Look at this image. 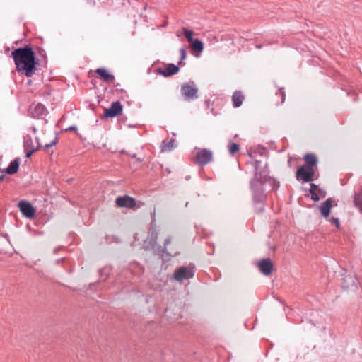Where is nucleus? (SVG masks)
Returning <instances> with one entry per match:
<instances>
[{
	"label": "nucleus",
	"mask_w": 362,
	"mask_h": 362,
	"mask_svg": "<svg viewBox=\"0 0 362 362\" xmlns=\"http://www.w3.org/2000/svg\"><path fill=\"white\" fill-rule=\"evenodd\" d=\"M260 161L255 160L254 167L255 169V176L250 181V189L252 192V202L255 211L257 214L262 213L264 210L266 194L264 193V185L269 183L272 189L277 190L279 187V182L272 177L263 175L258 171Z\"/></svg>",
	"instance_id": "f257e3e1"
},
{
	"label": "nucleus",
	"mask_w": 362,
	"mask_h": 362,
	"mask_svg": "<svg viewBox=\"0 0 362 362\" xmlns=\"http://www.w3.org/2000/svg\"><path fill=\"white\" fill-rule=\"evenodd\" d=\"M16 65V69L18 73L23 74L26 77H32L37 70V62L33 49L27 45L19 47L11 52Z\"/></svg>",
	"instance_id": "f03ea898"
},
{
	"label": "nucleus",
	"mask_w": 362,
	"mask_h": 362,
	"mask_svg": "<svg viewBox=\"0 0 362 362\" xmlns=\"http://www.w3.org/2000/svg\"><path fill=\"white\" fill-rule=\"evenodd\" d=\"M151 227L148 230L147 237L144 240V247L146 250L151 249L156 245L158 233L156 229L155 211L151 216Z\"/></svg>",
	"instance_id": "7ed1b4c3"
},
{
	"label": "nucleus",
	"mask_w": 362,
	"mask_h": 362,
	"mask_svg": "<svg viewBox=\"0 0 362 362\" xmlns=\"http://www.w3.org/2000/svg\"><path fill=\"white\" fill-rule=\"evenodd\" d=\"M194 265L189 264L188 267L182 266L176 269L173 274V279L178 282L192 279L194 276Z\"/></svg>",
	"instance_id": "20e7f679"
},
{
	"label": "nucleus",
	"mask_w": 362,
	"mask_h": 362,
	"mask_svg": "<svg viewBox=\"0 0 362 362\" xmlns=\"http://www.w3.org/2000/svg\"><path fill=\"white\" fill-rule=\"evenodd\" d=\"M181 93L185 100H194L198 98V89L193 81L182 84Z\"/></svg>",
	"instance_id": "39448f33"
},
{
	"label": "nucleus",
	"mask_w": 362,
	"mask_h": 362,
	"mask_svg": "<svg viewBox=\"0 0 362 362\" xmlns=\"http://www.w3.org/2000/svg\"><path fill=\"white\" fill-rule=\"evenodd\" d=\"M315 170L310 165H303L296 171V178L303 182H309L313 180Z\"/></svg>",
	"instance_id": "423d86ee"
},
{
	"label": "nucleus",
	"mask_w": 362,
	"mask_h": 362,
	"mask_svg": "<svg viewBox=\"0 0 362 362\" xmlns=\"http://www.w3.org/2000/svg\"><path fill=\"white\" fill-rule=\"evenodd\" d=\"M213 153L211 150L203 148L196 154V163L201 166H204L212 160Z\"/></svg>",
	"instance_id": "0eeeda50"
},
{
	"label": "nucleus",
	"mask_w": 362,
	"mask_h": 362,
	"mask_svg": "<svg viewBox=\"0 0 362 362\" xmlns=\"http://www.w3.org/2000/svg\"><path fill=\"white\" fill-rule=\"evenodd\" d=\"M115 203L119 207L130 209H134L136 205L135 199L129 195L118 197L115 200Z\"/></svg>",
	"instance_id": "6e6552de"
},
{
	"label": "nucleus",
	"mask_w": 362,
	"mask_h": 362,
	"mask_svg": "<svg viewBox=\"0 0 362 362\" xmlns=\"http://www.w3.org/2000/svg\"><path fill=\"white\" fill-rule=\"evenodd\" d=\"M20 211L27 218H33L35 216V209L33 205L25 200H21L18 203Z\"/></svg>",
	"instance_id": "1a4fd4ad"
},
{
	"label": "nucleus",
	"mask_w": 362,
	"mask_h": 362,
	"mask_svg": "<svg viewBox=\"0 0 362 362\" xmlns=\"http://www.w3.org/2000/svg\"><path fill=\"white\" fill-rule=\"evenodd\" d=\"M180 70V68L178 66L170 63L167 65L165 68H158L156 71L158 74L165 76V77H169L173 75L176 74Z\"/></svg>",
	"instance_id": "9d476101"
},
{
	"label": "nucleus",
	"mask_w": 362,
	"mask_h": 362,
	"mask_svg": "<svg viewBox=\"0 0 362 362\" xmlns=\"http://www.w3.org/2000/svg\"><path fill=\"white\" fill-rule=\"evenodd\" d=\"M258 267L264 275L268 276L272 272L274 265L270 259H263L259 262Z\"/></svg>",
	"instance_id": "9b49d317"
},
{
	"label": "nucleus",
	"mask_w": 362,
	"mask_h": 362,
	"mask_svg": "<svg viewBox=\"0 0 362 362\" xmlns=\"http://www.w3.org/2000/svg\"><path fill=\"white\" fill-rule=\"evenodd\" d=\"M358 279L353 276H346L343 279L342 288L355 291L358 288Z\"/></svg>",
	"instance_id": "f8f14e48"
},
{
	"label": "nucleus",
	"mask_w": 362,
	"mask_h": 362,
	"mask_svg": "<svg viewBox=\"0 0 362 362\" xmlns=\"http://www.w3.org/2000/svg\"><path fill=\"white\" fill-rule=\"evenodd\" d=\"M30 111L33 117L39 118L40 117H42L46 114L47 109L45 105L41 103H38L35 105H31L30 107Z\"/></svg>",
	"instance_id": "ddd939ff"
},
{
	"label": "nucleus",
	"mask_w": 362,
	"mask_h": 362,
	"mask_svg": "<svg viewBox=\"0 0 362 362\" xmlns=\"http://www.w3.org/2000/svg\"><path fill=\"white\" fill-rule=\"evenodd\" d=\"M332 199L331 198H328L322 204L321 206L320 207L321 214L323 217L327 218L329 216L332 209Z\"/></svg>",
	"instance_id": "4468645a"
},
{
	"label": "nucleus",
	"mask_w": 362,
	"mask_h": 362,
	"mask_svg": "<svg viewBox=\"0 0 362 362\" xmlns=\"http://www.w3.org/2000/svg\"><path fill=\"white\" fill-rule=\"evenodd\" d=\"M19 164L20 162L18 159H15L9 163L8 166L6 169L2 170L5 174L13 175L18 172Z\"/></svg>",
	"instance_id": "2eb2a0df"
},
{
	"label": "nucleus",
	"mask_w": 362,
	"mask_h": 362,
	"mask_svg": "<svg viewBox=\"0 0 362 362\" xmlns=\"http://www.w3.org/2000/svg\"><path fill=\"white\" fill-rule=\"evenodd\" d=\"M244 100V95L240 90H235L232 95V100L235 107H239Z\"/></svg>",
	"instance_id": "dca6fc26"
},
{
	"label": "nucleus",
	"mask_w": 362,
	"mask_h": 362,
	"mask_svg": "<svg viewBox=\"0 0 362 362\" xmlns=\"http://www.w3.org/2000/svg\"><path fill=\"white\" fill-rule=\"evenodd\" d=\"M176 147L175 141L171 139L169 141H163L161 144V151H171Z\"/></svg>",
	"instance_id": "f3484780"
},
{
	"label": "nucleus",
	"mask_w": 362,
	"mask_h": 362,
	"mask_svg": "<svg viewBox=\"0 0 362 362\" xmlns=\"http://www.w3.org/2000/svg\"><path fill=\"white\" fill-rule=\"evenodd\" d=\"M304 160L306 161L305 165H310L312 168H313L315 165H317V158L315 156V155L313 153H307L304 156Z\"/></svg>",
	"instance_id": "a211bd4d"
},
{
	"label": "nucleus",
	"mask_w": 362,
	"mask_h": 362,
	"mask_svg": "<svg viewBox=\"0 0 362 362\" xmlns=\"http://www.w3.org/2000/svg\"><path fill=\"white\" fill-rule=\"evenodd\" d=\"M192 45V49L194 51L202 52L204 49L203 42L198 38L194 39L190 42Z\"/></svg>",
	"instance_id": "6ab92c4d"
},
{
	"label": "nucleus",
	"mask_w": 362,
	"mask_h": 362,
	"mask_svg": "<svg viewBox=\"0 0 362 362\" xmlns=\"http://www.w3.org/2000/svg\"><path fill=\"white\" fill-rule=\"evenodd\" d=\"M96 73L105 81H108L109 80L113 78V76L110 74L104 68H100L96 70Z\"/></svg>",
	"instance_id": "aec40b11"
},
{
	"label": "nucleus",
	"mask_w": 362,
	"mask_h": 362,
	"mask_svg": "<svg viewBox=\"0 0 362 362\" xmlns=\"http://www.w3.org/2000/svg\"><path fill=\"white\" fill-rule=\"evenodd\" d=\"M354 202L355 206L362 210V189L358 192L355 193Z\"/></svg>",
	"instance_id": "412c9836"
},
{
	"label": "nucleus",
	"mask_w": 362,
	"mask_h": 362,
	"mask_svg": "<svg viewBox=\"0 0 362 362\" xmlns=\"http://www.w3.org/2000/svg\"><path fill=\"white\" fill-rule=\"evenodd\" d=\"M39 148H40V144H37L36 146H35L33 144V141H32L31 138H25V139H24L25 150H30L32 148L38 149Z\"/></svg>",
	"instance_id": "4be33fe9"
},
{
	"label": "nucleus",
	"mask_w": 362,
	"mask_h": 362,
	"mask_svg": "<svg viewBox=\"0 0 362 362\" xmlns=\"http://www.w3.org/2000/svg\"><path fill=\"white\" fill-rule=\"evenodd\" d=\"M108 117H113V102L110 103V105L108 108L105 109V112L102 115L101 119H103Z\"/></svg>",
	"instance_id": "5701e85b"
},
{
	"label": "nucleus",
	"mask_w": 362,
	"mask_h": 362,
	"mask_svg": "<svg viewBox=\"0 0 362 362\" xmlns=\"http://www.w3.org/2000/svg\"><path fill=\"white\" fill-rule=\"evenodd\" d=\"M184 35L189 42H192L194 39L193 38L194 32L192 30H189L186 28H183Z\"/></svg>",
	"instance_id": "b1692460"
},
{
	"label": "nucleus",
	"mask_w": 362,
	"mask_h": 362,
	"mask_svg": "<svg viewBox=\"0 0 362 362\" xmlns=\"http://www.w3.org/2000/svg\"><path fill=\"white\" fill-rule=\"evenodd\" d=\"M122 105L120 102L115 101V117L120 115L122 112Z\"/></svg>",
	"instance_id": "393cba45"
},
{
	"label": "nucleus",
	"mask_w": 362,
	"mask_h": 362,
	"mask_svg": "<svg viewBox=\"0 0 362 362\" xmlns=\"http://www.w3.org/2000/svg\"><path fill=\"white\" fill-rule=\"evenodd\" d=\"M240 148V146L235 143H230L228 146V150L230 154H234Z\"/></svg>",
	"instance_id": "a878e982"
},
{
	"label": "nucleus",
	"mask_w": 362,
	"mask_h": 362,
	"mask_svg": "<svg viewBox=\"0 0 362 362\" xmlns=\"http://www.w3.org/2000/svg\"><path fill=\"white\" fill-rule=\"evenodd\" d=\"M180 60L179 62V64H181L182 62L186 58V55H187L186 50H185V47H182L180 49Z\"/></svg>",
	"instance_id": "bb28decb"
},
{
	"label": "nucleus",
	"mask_w": 362,
	"mask_h": 362,
	"mask_svg": "<svg viewBox=\"0 0 362 362\" xmlns=\"http://www.w3.org/2000/svg\"><path fill=\"white\" fill-rule=\"evenodd\" d=\"M329 221L334 223L337 228L340 227V222L338 218L332 217Z\"/></svg>",
	"instance_id": "cd10ccee"
},
{
	"label": "nucleus",
	"mask_w": 362,
	"mask_h": 362,
	"mask_svg": "<svg viewBox=\"0 0 362 362\" xmlns=\"http://www.w3.org/2000/svg\"><path fill=\"white\" fill-rule=\"evenodd\" d=\"M37 149V148H32L30 150H25V157L26 158H30L31 157V156L33 155V153L36 151Z\"/></svg>",
	"instance_id": "c85d7f7f"
},
{
	"label": "nucleus",
	"mask_w": 362,
	"mask_h": 362,
	"mask_svg": "<svg viewBox=\"0 0 362 362\" xmlns=\"http://www.w3.org/2000/svg\"><path fill=\"white\" fill-rule=\"evenodd\" d=\"M171 243V238L168 237L165 239L164 243V246L163 249V252H165L167 250V245H169Z\"/></svg>",
	"instance_id": "c756f323"
},
{
	"label": "nucleus",
	"mask_w": 362,
	"mask_h": 362,
	"mask_svg": "<svg viewBox=\"0 0 362 362\" xmlns=\"http://www.w3.org/2000/svg\"><path fill=\"white\" fill-rule=\"evenodd\" d=\"M310 194H311V199L315 201V202H317L320 200V197L318 196V194L316 193V192H310Z\"/></svg>",
	"instance_id": "7c9ffc66"
},
{
	"label": "nucleus",
	"mask_w": 362,
	"mask_h": 362,
	"mask_svg": "<svg viewBox=\"0 0 362 362\" xmlns=\"http://www.w3.org/2000/svg\"><path fill=\"white\" fill-rule=\"evenodd\" d=\"M310 189H309L310 193L312 192H316V190L317 189V186L314 183H310Z\"/></svg>",
	"instance_id": "2f4dec72"
},
{
	"label": "nucleus",
	"mask_w": 362,
	"mask_h": 362,
	"mask_svg": "<svg viewBox=\"0 0 362 362\" xmlns=\"http://www.w3.org/2000/svg\"><path fill=\"white\" fill-rule=\"evenodd\" d=\"M57 137H55L54 140L52 141L49 144H47L45 145V148L47 149L51 146H54L56 144Z\"/></svg>",
	"instance_id": "473e14b6"
},
{
	"label": "nucleus",
	"mask_w": 362,
	"mask_h": 362,
	"mask_svg": "<svg viewBox=\"0 0 362 362\" xmlns=\"http://www.w3.org/2000/svg\"><path fill=\"white\" fill-rule=\"evenodd\" d=\"M130 157L132 158H136V162L139 163H141L143 161V158H137L136 153L131 154Z\"/></svg>",
	"instance_id": "72a5a7b5"
},
{
	"label": "nucleus",
	"mask_w": 362,
	"mask_h": 362,
	"mask_svg": "<svg viewBox=\"0 0 362 362\" xmlns=\"http://www.w3.org/2000/svg\"><path fill=\"white\" fill-rule=\"evenodd\" d=\"M280 93L281 95V103H284L286 98V94L284 91H282L281 88H280Z\"/></svg>",
	"instance_id": "f704fd0d"
},
{
	"label": "nucleus",
	"mask_w": 362,
	"mask_h": 362,
	"mask_svg": "<svg viewBox=\"0 0 362 362\" xmlns=\"http://www.w3.org/2000/svg\"><path fill=\"white\" fill-rule=\"evenodd\" d=\"M77 130V127L76 126H71L66 129V131H76Z\"/></svg>",
	"instance_id": "c9c22d12"
},
{
	"label": "nucleus",
	"mask_w": 362,
	"mask_h": 362,
	"mask_svg": "<svg viewBox=\"0 0 362 362\" xmlns=\"http://www.w3.org/2000/svg\"><path fill=\"white\" fill-rule=\"evenodd\" d=\"M5 173H4L3 170H0V180H2L4 178V177L5 176Z\"/></svg>",
	"instance_id": "e433bc0d"
},
{
	"label": "nucleus",
	"mask_w": 362,
	"mask_h": 362,
	"mask_svg": "<svg viewBox=\"0 0 362 362\" xmlns=\"http://www.w3.org/2000/svg\"><path fill=\"white\" fill-rule=\"evenodd\" d=\"M169 312H170V309H169V308L165 309V313H166V315H167V316H169V315H168V313H169Z\"/></svg>",
	"instance_id": "4c0bfd02"
},
{
	"label": "nucleus",
	"mask_w": 362,
	"mask_h": 362,
	"mask_svg": "<svg viewBox=\"0 0 362 362\" xmlns=\"http://www.w3.org/2000/svg\"><path fill=\"white\" fill-rule=\"evenodd\" d=\"M262 45H256V48H257V49H261V48H262Z\"/></svg>",
	"instance_id": "58836bf2"
},
{
	"label": "nucleus",
	"mask_w": 362,
	"mask_h": 362,
	"mask_svg": "<svg viewBox=\"0 0 362 362\" xmlns=\"http://www.w3.org/2000/svg\"><path fill=\"white\" fill-rule=\"evenodd\" d=\"M33 132H36V129L35 127H33Z\"/></svg>",
	"instance_id": "ea45409f"
}]
</instances>
